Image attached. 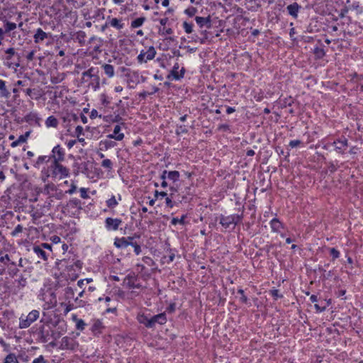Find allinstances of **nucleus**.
I'll use <instances>...</instances> for the list:
<instances>
[{
    "mask_svg": "<svg viewBox=\"0 0 363 363\" xmlns=\"http://www.w3.org/2000/svg\"><path fill=\"white\" fill-rule=\"evenodd\" d=\"M52 199L51 197H48L45 201H43V203H38L37 206L35 208L34 216L40 218L43 216H45L49 213L52 206Z\"/></svg>",
    "mask_w": 363,
    "mask_h": 363,
    "instance_id": "nucleus-12",
    "label": "nucleus"
},
{
    "mask_svg": "<svg viewBox=\"0 0 363 363\" xmlns=\"http://www.w3.org/2000/svg\"><path fill=\"white\" fill-rule=\"evenodd\" d=\"M74 320H76L77 330L83 331L85 329V326L87 325V324L82 319H78L75 317Z\"/></svg>",
    "mask_w": 363,
    "mask_h": 363,
    "instance_id": "nucleus-54",
    "label": "nucleus"
},
{
    "mask_svg": "<svg viewBox=\"0 0 363 363\" xmlns=\"http://www.w3.org/2000/svg\"><path fill=\"white\" fill-rule=\"evenodd\" d=\"M186 218H187V214H183L180 218L174 217V218H172V219L171 220V224L173 225H176L177 224L184 225L186 223V222L185 220V219Z\"/></svg>",
    "mask_w": 363,
    "mask_h": 363,
    "instance_id": "nucleus-44",
    "label": "nucleus"
},
{
    "mask_svg": "<svg viewBox=\"0 0 363 363\" xmlns=\"http://www.w3.org/2000/svg\"><path fill=\"white\" fill-rule=\"evenodd\" d=\"M67 322L53 313L43 312L40 322L31 330L41 343L51 342L59 339L67 331Z\"/></svg>",
    "mask_w": 363,
    "mask_h": 363,
    "instance_id": "nucleus-1",
    "label": "nucleus"
},
{
    "mask_svg": "<svg viewBox=\"0 0 363 363\" xmlns=\"http://www.w3.org/2000/svg\"><path fill=\"white\" fill-rule=\"evenodd\" d=\"M324 47L322 41L318 40L316 45L311 49V52L313 53L315 60H321L325 56Z\"/></svg>",
    "mask_w": 363,
    "mask_h": 363,
    "instance_id": "nucleus-20",
    "label": "nucleus"
},
{
    "mask_svg": "<svg viewBox=\"0 0 363 363\" xmlns=\"http://www.w3.org/2000/svg\"><path fill=\"white\" fill-rule=\"evenodd\" d=\"M166 255L164 256V259L167 258V262L170 263L174 261L175 258V254L177 252V249L171 248L170 244L168 242H165L164 248Z\"/></svg>",
    "mask_w": 363,
    "mask_h": 363,
    "instance_id": "nucleus-23",
    "label": "nucleus"
},
{
    "mask_svg": "<svg viewBox=\"0 0 363 363\" xmlns=\"http://www.w3.org/2000/svg\"><path fill=\"white\" fill-rule=\"evenodd\" d=\"M277 102L279 104L281 108H284L287 106H291L294 104V100L291 96L286 97L284 99L279 97Z\"/></svg>",
    "mask_w": 363,
    "mask_h": 363,
    "instance_id": "nucleus-35",
    "label": "nucleus"
},
{
    "mask_svg": "<svg viewBox=\"0 0 363 363\" xmlns=\"http://www.w3.org/2000/svg\"><path fill=\"white\" fill-rule=\"evenodd\" d=\"M197 12V9L194 6H189L186 9L184 13L187 15L189 17H193Z\"/></svg>",
    "mask_w": 363,
    "mask_h": 363,
    "instance_id": "nucleus-60",
    "label": "nucleus"
},
{
    "mask_svg": "<svg viewBox=\"0 0 363 363\" xmlns=\"http://www.w3.org/2000/svg\"><path fill=\"white\" fill-rule=\"evenodd\" d=\"M16 27V23L11 21H6L4 24V27L2 28L3 35H4L5 34L15 30Z\"/></svg>",
    "mask_w": 363,
    "mask_h": 363,
    "instance_id": "nucleus-39",
    "label": "nucleus"
},
{
    "mask_svg": "<svg viewBox=\"0 0 363 363\" xmlns=\"http://www.w3.org/2000/svg\"><path fill=\"white\" fill-rule=\"evenodd\" d=\"M13 262V261L10 259L9 255L7 254L0 257V262L2 263L5 267H7L9 264L12 263Z\"/></svg>",
    "mask_w": 363,
    "mask_h": 363,
    "instance_id": "nucleus-56",
    "label": "nucleus"
},
{
    "mask_svg": "<svg viewBox=\"0 0 363 363\" xmlns=\"http://www.w3.org/2000/svg\"><path fill=\"white\" fill-rule=\"evenodd\" d=\"M22 91H23L26 96H29L30 99L33 100H39L42 97V93L40 90L36 88H27V89H21Z\"/></svg>",
    "mask_w": 363,
    "mask_h": 363,
    "instance_id": "nucleus-24",
    "label": "nucleus"
},
{
    "mask_svg": "<svg viewBox=\"0 0 363 363\" xmlns=\"http://www.w3.org/2000/svg\"><path fill=\"white\" fill-rule=\"evenodd\" d=\"M275 151L279 155H284V160L289 162V157L290 156V150L288 149L286 152H285L283 148H281L280 146H277L275 147Z\"/></svg>",
    "mask_w": 363,
    "mask_h": 363,
    "instance_id": "nucleus-46",
    "label": "nucleus"
},
{
    "mask_svg": "<svg viewBox=\"0 0 363 363\" xmlns=\"http://www.w3.org/2000/svg\"><path fill=\"white\" fill-rule=\"evenodd\" d=\"M40 318V311L38 309H33L27 315L23 313L19 318L18 328L26 329Z\"/></svg>",
    "mask_w": 363,
    "mask_h": 363,
    "instance_id": "nucleus-9",
    "label": "nucleus"
},
{
    "mask_svg": "<svg viewBox=\"0 0 363 363\" xmlns=\"http://www.w3.org/2000/svg\"><path fill=\"white\" fill-rule=\"evenodd\" d=\"M38 120H39V118L36 113L30 112L25 116V121L29 123H31L33 122L38 123Z\"/></svg>",
    "mask_w": 363,
    "mask_h": 363,
    "instance_id": "nucleus-45",
    "label": "nucleus"
},
{
    "mask_svg": "<svg viewBox=\"0 0 363 363\" xmlns=\"http://www.w3.org/2000/svg\"><path fill=\"white\" fill-rule=\"evenodd\" d=\"M85 33L83 31H77V32H75L72 35V39L74 40V42L75 43H80V46H82V45L84 43V41H85Z\"/></svg>",
    "mask_w": 363,
    "mask_h": 363,
    "instance_id": "nucleus-33",
    "label": "nucleus"
},
{
    "mask_svg": "<svg viewBox=\"0 0 363 363\" xmlns=\"http://www.w3.org/2000/svg\"><path fill=\"white\" fill-rule=\"evenodd\" d=\"M100 147L101 150H103L104 148L106 150L111 148L113 147V141L108 139L102 140L100 142Z\"/></svg>",
    "mask_w": 363,
    "mask_h": 363,
    "instance_id": "nucleus-49",
    "label": "nucleus"
},
{
    "mask_svg": "<svg viewBox=\"0 0 363 363\" xmlns=\"http://www.w3.org/2000/svg\"><path fill=\"white\" fill-rule=\"evenodd\" d=\"M52 153L54 154V159L52 160H63L65 152L63 148L61 147L60 145H57L53 147Z\"/></svg>",
    "mask_w": 363,
    "mask_h": 363,
    "instance_id": "nucleus-30",
    "label": "nucleus"
},
{
    "mask_svg": "<svg viewBox=\"0 0 363 363\" xmlns=\"http://www.w3.org/2000/svg\"><path fill=\"white\" fill-rule=\"evenodd\" d=\"M111 97L105 94L101 95V101L104 106H108L111 104Z\"/></svg>",
    "mask_w": 363,
    "mask_h": 363,
    "instance_id": "nucleus-61",
    "label": "nucleus"
},
{
    "mask_svg": "<svg viewBox=\"0 0 363 363\" xmlns=\"http://www.w3.org/2000/svg\"><path fill=\"white\" fill-rule=\"evenodd\" d=\"M77 292V286H75L74 284L70 285L68 284L64 289V298L65 301L71 302L72 301H75V294Z\"/></svg>",
    "mask_w": 363,
    "mask_h": 363,
    "instance_id": "nucleus-18",
    "label": "nucleus"
},
{
    "mask_svg": "<svg viewBox=\"0 0 363 363\" xmlns=\"http://www.w3.org/2000/svg\"><path fill=\"white\" fill-rule=\"evenodd\" d=\"M301 6L296 2H294L286 6L288 14L293 18L296 19Z\"/></svg>",
    "mask_w": 363,
    "mask_h": 363,
    "instance_id": "nucleus-27",
    "label": "nucleus"
},
{
    "mask_svg": "<svg viewBox=\"0 0 363 363\" xmlns=\"http://www.w3.org/2000/svg\"><path fill=\"white\" fill-rule=\"evenodd\" d=\"M73 167L76 174H84L90 179H95L99 174L94 163L91 161L75 162Z\"/></svg>",
    "mask_w": 363,
    "mask_h": 363,
    "instance_id": "nucleus-6",
    "label": "nucleus"
},
{
    "mask_svg": "<svg viewBox=\"0 0 363 363\" xmlns=\"http://www.w3.org/2000/svg\"><path fill=\"white\" fill-rule=\"evenodd\" d=\"M78 347L77 342L72 337L65 336L60 343V350H75Z\"/></svg>",
    "mask_w": 363,
    "mask_h": 363,
    "instance_id": "nucleus-15",
    "label": "nucleus"
},
{
    "mask_svg": "<svg viewBox=\"0 0 363 363\" xmlns=\"http://www.w3.org/2000/svg\"><path fill=\"white\" fill-rule=\"evenodd\" d=\"M179 177L180 173L179 171H167V179L172 181L174 184L179 181Z\"/></svg>",
    "mask_w": 363,
    "mask_h": 363,
    "instance_id": "nucleus-38",
    "label": "nucleus"
},
{
    "mask_svg": "<svg viewBox=\"0 0 363 363\" xmlns=\"http://www.w3.org/2000/svg\"><path fill=\"white\" fill-rule=\"evenodd\" d=\"M329 252L333 261L340 257V252L335 247L329 248Z\"/></svg>",
    "mask_w": 363,
    "mask_h": 363,
    "instance_id": "nucleus-58",
    "label": "nucleus"
},
{
    "mask_svg": "<svg viewBox=\"0 0 363 363\" xmlns=\"http://www.w3.org/2000/svg\"><path fill=\"white\" fill-rule=\"evenodd\" d=\"M269 224L272 231L274 233H279L281 229L284 228V224L277 218H272Z\"/></svg>",
    "mask_w": 363,
    "mask_h": 363,
    "instance_id": "nucleus-29",
    "label": "nucleus"
},
{
    "mask_svg": "<svg viewBox=\"0 0 363 363\" xmlns=\"http://www.w3.org/2000/svg\"><path fill=\"white\" fill-rule=\"evenodd\" d=\"M111 297L112 296H110L109 295H104L103 296H101L98 298V301L99 303H104L106 306H108V303L111 301Z\"/></svg>",
    "mask_w": 363,
    "mask_h": 363,
    "instance_id": "nucleus-64",
    "label": "nucleus"
},
{
    "mask_svg": "<svg viewBox=\"0 0 363 363\" xmlns=\"http://www.w3.org/2000/svg\"><path fill=\"white\" fill-rule=\"evenodd\" d=\"M136 235L128 236L123 238H115V247L118 249H125L128 246H132L134 248V252L138 255L141 252L140 245L135 241H134ZM139 238V236H137Z\"/></svg>",
    "mask_w": 363,
    "mask_h": 363,
    "instance_id": "nucleus-8",
    "label": "nucleus"
},
{
    "mask_svg": "<svg viewBox=\"0 0 363 363\" xmlns=\"http://www.w3.org/2000/svg\"><path fill=\"white\" fill-rule=\"evenodd\" d=\"M91 322L90 327L91 333L97 337H102L105 342H111L112 340L111 328L106 326L100 319H94Z\"/></svg>",
    "mask_w": 363,
    "mask_h": 363,
    "instance_id": "nucleus-3",
    "label": "nucleus"
},
{
    "mask_svg": "<svg viewBox=\"0 0 363 363\" xmlns=\"http://www.w3.org/2000/svg\"><path fill=\"white\" fill-rule=\"evenodd\" d=\"M58 124L57 119L53 116H50L47 118L45 121V125L47 127H53L55 128Z\"/></svg>",
    "mask_w": 363,
    "mask_h": 363,
    "instance_id": "nucleus-47",
    "label": "nucleus"
},
{
    "mask_svg": "<svg viewBox=\"0 0 363 363\" xmlns=\"http://www.w3.org/2000/svg\"><path fill=\"white\" fill-rule=\"evenodd\" d=\"M103 67L104 69V72L106 73V74L108 77H111L113 76V65H109V64H106L103 66Z\"/></svg>",
    "mask_w": 363,
    "mask_h": 363,
    "instance_id": "nucleus-55",
    "label": "nucleus"
},
{
    "mask_svg": "<svg viewBox=\"0 0 363 363\" xmlns=\"http://www.w3.org/2000/svg\"><path fill=\"white\" fill-rule=\"evenodd\" d=\"M243 210L244 206L242 208H239L238 211H241V213H233L229 216H225L223 214H220L218 217H216L215 222H217L219 220V223L222 226L223 229L222 232L229 231L231 232L234 230L236 225L240 223L243 219Z\"/></svg>",
    "mask_w": 363,
    "mask_h": 363,
    "instance_id": "nucleus-2",
    "label": "nucleus"
},
{
    "mask_svg": "<svg viewBox=\"0 0 363 363\" xmlns=\"http://www.w3.org/2000/svg\"><path fill=\"white\" fill-rule=\"evenodd\" d=\"M270 294L272 296L274 300H277L278 298H283V295L279 293V291L276 289H273L269 291Z\"/></svg>",
    "mask_w": 363,
    "mask_h": 363,
    "instance_id": "nucleus-63",
    "label": "nucleus"
},
{
    "mask_svg": "<svg viewBox=\"0 0 363 363\" xmlns=\"http://www.w3.org/2000/svg\"><path fill=\"white\" fill-rule=\"evenodd\" d=\"M123 223H124V221L122 219L115 218V230H118L120 228L121 230H123V233L125 234L126 229L128 227V224L125 223L123 228V227L120 228V225H121Z\"/></svg>",
    "mask_w": 363,
    "mask_h": 363,
    "instance_id": "nucleus-43",
    "label": "nucleus"
},
{
    "mask_svg": "<svg viewBox=\"0 0 363 363\" xmlns=\"http://www.w3.org/2000/svg\"><path fill=\"white\" fill-rule=\"evenodd\" d=\"M11 96V92L8 90L6 86V82L0 79V97L4 99H9Z\"/></svg>",
    "mask_w": 363,
    "mask_h": 363,
    "instance_id": "nucleus-32",
    "label": "nucleus"
},
{
    "mask_svg": "<svg viewBox=\"0 0 363 363\" xmlns=\"http://www.w3.org/2000/svg\"><path fill=\"white\" fill-rule=\"evenodd\" d=\"M237 293L240 295L239 300L242 303L245 304L249 307L252 306L250 300L245 295L243 289H239Z\"/></svg>",
    "mask_w": 363,
    "mask_h": 363,
    "instance_id": "nucleus-41",
    "label": "nucleus"
},
{
    "mask_svg": "<svg viewBox=\"0 0 363 363\" xmlns=\"http://www.w3.org/2000/svg\"><path fill=\"white\" fill-rule=\"evenodd\" d=\"M117 72L120 73L121 76L126 77L125 80L130 89H134L137 84L147 81V77L140 75L138 72L132 71L124 67H119Z\"/></svg>",
    "mask_w": 363,
    "mask_h": 363,
    "instance_id": "nucleus-5",
    "label": "nucleus"
},
{
    "mask_svg": "<svg viewBox=\"0 0 363 363\" xmlns=\"http://www.w3.org/2000/svg\"><path fill=\"white\" fill-rule=\"evenodd\" d=\"M51 37L52 34L50 33H46L42 28H38L35 30L33 40L35 43H43L45 40Z\"/></svg>",
    "mask_w": 363,
    "mask_h": 363,
    "instance_id": "nucleus-21",
    "label": "nucleus"
},
{
    "mask_svg": "<svg viewBox=\"0 0 363 363\" xmlns=\"http://www.w3.org/2000/svg\"><path fill=\"white\" fill-rule=\"evenodd\" d=\"M179 68V63L176 62L174 65L172 69L170 71L171 75L173 76V79L175 81H179V80H181L182 79H183L185 72H186L185 68L182 67L180 72H178Z\"/></svg>",
    "mask_w": 363,
    "mask_h": 363,
    "instance_id": "nucleus-25",
    "label": "nucleus"
},
{
    "mask_svg": "<svg viewBox=\"0 0 363 363\" xmlns=\"http://www.w3.org/2000/svg\"><path fill=\"white\" fill-rule=\"evenodd\" d=\"M194 24L192 23H189L187 21H184L183 28L184 31L187 34H190L193 32Z\"/></svg>",
    "mask_w": 363,
    "mask_h": 363,
    "instance_id": "nucleus-59",
    "label": "nucleus"
},
{
    "mask_svg": "<svg viewBox=\"0 0 363 363\" xmlns=\"http://www.w3.org/2000/svg\"><path fill=\"white\" fill-rule=\"evenodd\" d=\"M85 305V300H78V298H76L75 301H72L71 302H67L65 313H68L77 308L84 307Z\"/></svg>",
    "mask_w": 363,
    "mask_h": 363,
    "instance_id": "nucleus-26",
    "label": "nucleus"
},
{
    "mask_svg": "<svg viewBox=\"0 0 363 363\" xmlns=\"http://www.w3.org/2000/svg\"><path fill=\"white\" fill-rule=\"evenodd\" d=\"M167 321V318L165 312L160 313L155 315H150V328H154L157 323L159 325H164Z\"/></svg>",
    "mask_w": 363,
    "mask_h": 363,
    "instance_id": "nucleus-19",
    "label": "nucleus"
},
{
    "mask_svg": "<svg viewBox=\"0 0 363 363\" xmlns=\"http://www.w3.org/2000/svg\"><path fill=\"white\" fill-rule=\"evenodd\" d=\"M65 267L67 272V273L64 272L65 278L71 281H74L78 278L79 272L82 269V262L79 259L67 261Z\"/></svg>",
    "mask_w": 363,
    "mask_h": 363,
    "instance_id": "nucleus-7",
    "label": "nucleus"
},
{
    "mask_svg": "<svg viewBox=\"0 0 363 363\" xmlns=\"http://www.w3.org/2000/svg\"><path fill=\"white\" fill-rule=\"evenodd\" d=\"M117 110L115 111V123H119L121 121H123L122 116L127 114L126 109L128 108V104H125L120 99L118 103L115 104Z\"/></svg>",
    "mask_w": 363,
    "mask_h": 363,
    "instance_id": "nucleus-16",
    "label": "nucleus"
},
{
    "mask_svg": "<svg viewBox=\"0 0 363 363\" xmlns=\"http://www.w3.org/2000/svg\"><path fill=\"white\" fill-rule=\"evenodd\" d=\"M187 133H188V129L186 128V125H177L176 134L177 135H179L181 134Z\"/></svg>",
    "mask_w": 363,
    "mask_h": 363,
    "instance_id": "nucleus-62",
    "label": "nucleus"
},
{
    "mask_svg": "<svg viewBox=\"0 0 363 363\" xmlns=\"http://www.w3.org/2000/svg\"><path fill=\"white\" fill-rule=\"evenodd\" d=\"M125 133H128L126 123L121 121L115 125V140H122L124 138Z\"/></svg>",
    "mask_w": 363,
    "mask_h": 363,
    "instance_id": "nucleus-17",
    "label": "nucleus"
},
{
    "mask_svg": "<svg viewBox=\"0 0 363 363\" xmlns=\"http://www.w3.org/2000/svg\"><path fill=\"white\" fill-rule=\"evenodd\" d=\"M200 34L202 35L201 39H199V43L201 44H205L206 42L211 38H213V35L211 32L208 31L207 30H200Z\"/></svg>",
    "mask_w": 363,
    "mask_h": 363,
    "instance_id": "nucleus-40",
    "label": "nucleus"
},
{
    "mask_svg": "<svg viewBox=\"0 0 363 363\" xmlns=\"http://www.w3.org/2000/svg\"><path fill=\"white\" fill-rule=\"evenodd\" d=\"M346 4L349 8V10H355L357 13H362L363 12V9L360 6L359 2L354 1L352 3H350V0H347Z\"/></svg>",
    "mask_w": 363,
    "mask_h": 363,
    "instance_id": "nucleus-34",
    "label": "nucleus"
},
{
    "mask_svg": "<svg viewBox=\"0 0 363 363\" xmlns=\"http://www.w3.org/2000/svg\"><path fill=\"white\" fill-rule=\"evenodd\" d=\"M333 151L336 153L343 155L347 153V150L349 147L348 139L345 135H341L334 139L333 141Z\"/></svg>",
    "mask_w": 363,
    "mask_h": 363,
    "instance_id": "nucleus-11",
    "label": "nucleus"
},
{
    "mask_svg": "<svg viewBox=\"0 0 363 363\" xmlns=\"http://www.w3.org/2000/svg\"><path fill=\"white\" fill-rule=\"evenodd\" d=\"M59 161L51 160L50 165L48 166V169L45 168L42 170V173L44 174L47 177H52L55 179H62L66 178L69 175V170L60 164Z\"/></svg>",
    "mask_w": 363,
    "mask_h": 363,
    "instance_id": "nucleus-4",
    "label": "nucleus"
},
{
    "mask_svg": "<svg viewBox=\"0 0 363 363\" xmlns=\"http://www.w3.org/2000/svg\"><path fill=\"white\" fill-rule=\"evenodd\" d=\"M50 162V158L48 156H39L35 161H31V164L35 167L39 169L40 166L45 162Z\"/></svg>",
    "mask_w": 363,
    "mask_h": 363,
    "instance_id": "nucleus-37",
    "label": "nucleus"
},
{
    "mask_svg": "<svg viewBox=\"0 0 363 363\" xmlns=\"http://www.w3.org/2000/svg\"><path fill=\"white\" fill-rule=\"evenodd\" d=\"M145 52L146 53L145 55L147 60H151L154 59L156 55V51L153 46H150L147 51Z\"/></svg>",
    "mask_w": 363,
    "mask_h": 363,
    "instance_id": "nucleus-53",
    "label": "nucleus"
},
{
    "mask_svg": "<svg viewBox=\"0 0 363 363\" xmlns=\"http://www.w3.org/2000/svg\"><path fill=\"white\" fill-rule=\"evenodd\" d=\"M136 319L140 324L144 325L147 328H150V313H138Z\"/></svg>",
    "mask_w": 363,
    "mask_h": 363,
    "instance_id": "nucleus-28",
    "label": "nucleus"
},
{
    "mask_svg": "<svg viewBox=\"0 0 363 363\" xmlns=\"http://www.w3.org/2000/svg\"><path fill=\"white\" fill-rule=\"evenodd\" d=\"M325 304L323 299H319L318 303L314 305V307L317 312H323L328 308Z\"/></svg>",
    "mask_w": 363,
    "mask_h": 363,
    "instance_id": "nucleus-52",
    "label": "nucleus"
},
{
    "mask_svg": "<svg viewBox=\"0 0 363 363\" xmlns=\"http://www.w3.org/2000/svg\"><path fill=\"white\" fill-rule=\"evenodd\" d=\"M82 208V201L77 198L70 199L64 207L65 211H67L73 216L78 214Z\"/></svg>",
    "mask_w": 363,
    "mask_h": 363,
    "instance_id": "nucleus-13",
    "label": "nucleus"
},
{
    "mask_svg": "<svg viewBox=\"0 0 363 363\" xmlns=\"http://www.w3.org/2000/svg\"><path fill=\"white\" fill-rule=\"evenodd\" d=\"M7 55L5 57L4 65L11 69H16L20 66L19 55L16 52L13 48H9L5 50Z\"/></svg>",
    "mask_w": 363,
    "mask_h": 363,
    "instance_id": "nucleus-10",
    "label": "nucleus"
},
{
    "mask_svg": "<svg viewBox=\"0 0 363 363\" xmlns=\"http://www.w3.org/2000/svg\"><path fill=\"white\" fill-rule=\"evenodd\" d=\"M4 363H18V361L14 353H9L6 356Z\"/></svg>",
    "mask_w": 363,
    "mask_h": 363,
    "instance_id": "nucleus-51",
    "label": "nucleus"
},
{
    "mask_svg": "<svg viewBox=\"0 0 363 363\" xmlns=\"http://www.w3.org/2000/svg\"><path fill=\"white\" fill-rule=\"evenodd\" d=\"M98 69L96 67H91L83 72L82 74L81 82L83 84L87 83V85L89 86L90 80H98Z\"/></svg>",
    "mask_w": 363,
    "mask_h": 363,
    "instance_id": "nucleus-14",
    "label": "nucleus"
},
{
    "mask_svg": "<svg viewBox=\"0 0 363 363\" xmlns=\"http://www.w3.org/2000/svg\"><path fill=\"white\" fill-rule=\"evenodd\" d=\"M237 16L235 18V21H240V20L243 19L245 21H249V18L247 17H243L242 14L245 13L243 9L240 7H238L237 9Z\"/></svg>",
    "mask_w": 363,
    "mask_h": 363,
    "instance_id": "nucleus-48",
    "label": "nucleus"
},
{
    "mask_svg": "<svg viewBox=\"0 0 363 363\" xmlns=\"http://www.w3.org/2000/svg\"><path fill=\"white\" fill-rule=\"evenodd\" d=\"M6 269L7 272L10 277H14L18 276L19 269L17 267V264L15 262L10 263L9 265L6 267Z\"/></svg>",
    "mask_w": 363,
    "mask_h": 363,
    "instance_id": "nucleus-36",
    "label": "nucleus"
},
{
    "mask_svg": "<svg viewBox=\"0 0 363 363\" xmlns=\"http://www.w3.org/2000/svg\"><path fill=\"white\" fill-rule=\"evenodd\" d=\"M322 158L324 160L325 164H327V167H328L327 171L329 172L330 174L335 173L337 169V168L336 167L337 164H335V162H333V161L327 162L325 157L323 155H322Z\"/></svg>",
    "mask_w": 363,
    "mask_h": 363,
    "instance_id": "nucleus-42",
    "label": "nucleus"
},
{
    "mask_svg": "<svg viewBox=\"0 0 363 363\" xmlns=\"http://www.w3.org/2000/svg\"><path fill=\"white\" fill-rule=\"evenodd\" d=\"M33 251L38 258H40L44 261L48 259V254L41 246L34 245L33 247Z\"/></svg>",
    "mask_w": 363,
    "mask_h": 363,
    "instance_id": "nucleus-31",
    "label": "nucleus"
},
{
    "mask_svg": "<svg viewBox=\"0 0 363 363\" xmlns=\"http://www.w3.org/2000/svg\"><path fill=\"white\" fill-rule=\"evenodd\" d=\"M145 19L146 18L145 17H139V18L134 19L131 22V27L134 28H140V26H142V25L145 22Z\"/></svg>",
    "mask_w": 363,
    "mask_h": 363,
    "instance_id": "nucleus-50",
    "label": "nucleus"
},
{
    "mask_svg": "<svg viewBox=\"0 0 363 363\" xmlns=\"http://www.w3.org/2000/svg\"><path fill=\"white\" fill-rule=\"evenodd\" d=\"M195 21L200 28H211L212 27V20L211 16L206 17L196 16Z\"/></svg>",
    "mask_w": 363,
    "mask_h": 363,
    "instance_id": "nucleus-22",
    "label": "nucleus"
},
{
    "mask_svg": "<svg viewBox=\"0 0 363 363\" xmlns=\"http://www.w3.org/2000/svg\"><path fill=\"white\" fill-rule=\"evenodd\" d=\"M173 199L174 198L168 196V195L165 197V204L167 207L172 208L174 206H178V203L175 201H173Z\"/></svg>",
    "mask_w": 363,
    "mask_h": 363,
    "instance_id": "nucleus-57",
    "label": "nucleus"
}]
</instances>
